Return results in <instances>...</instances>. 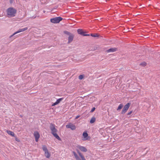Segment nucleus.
<instances>
[{"mask_svg": "<svg viewBox=\"0 0 160 160\" xmlns=\"http://www.w3.org/2000/svg\"><path fill=\"white\" fill-rule=\"evenodd\" d=\"M10 3H12V0H10Z\"/></svg>", "mask_w": 160, "mask_h": 160, "instance_id": "nucleus-28", "label": "nucleus"}, {"mask_svg": "<svg viewBox=\"0 0 160 160\" xmlns=\"http://www.w3.org/2000/svg\"><path fill=\"white\" fill-rule=\"evenodd\" d=\"M117 50V49L116 48H111L106 51V52L108 53L110 52H115Z\"/></svg>", "mask_w": 160, "mask_h": 160, "instance_id": "nucleus-13", "label": "nucleus"}, {"mask_svg": "<svg viewBox=\"0 0 160 160\" xmlns=\"http://www.w3.org/2000/svg\"><path fill=\"white\" fill-rule=\"evenodd\" d=\"M95 108H94V107L93 108H92V110H91V111L90 112H94V110H95Z\"/></svg>", "mask_w": 160, "mask_h": 160, "instance_id": "nucleus-23", "label": "nucleus"}, {"mask_svg": "<svg viewBox=\"0 0 160 160\" xmlns=\"http://www.w3.org/2000/svg\"><path fill=\"white\" fill-rule=\"evenodd\" d=\"M67 128H70L72 130H75L76 129V126L73 124L70 123L66 125Z\"/></svg>", "mask_w": 160, "mask_h": 160, "instance_id": "nucleus-7", "label": "nucleus"}, {"mask_svg": "<svg viewBox=\"0 0 160 160\" xmlns=\"http://www.w3.org/2000/svg\"><path fill=\"white\" fill-rule=\"evenodd\" d=\"M79 117H80V116L79 115L77 116L75 118V119H77Z\"/></svg>", "mask_w": 160, "mask_h": 160, "instance_id": "nucleus-27", "label": "nucleus"}, {"mask_svg": "<svg viewBox=\"0 0 160 160\" xmlns=\"http://www.w3.org/2000/svg\"><path fill=\"white\" fill-rule=\"evenodd\" d=\"M50 128L51 131V133L53 136L58 140H61L60 138L57 133L58 130L55 128V126L54 124L51 123L50 124Z\"/></svg>", "mask_w": 160, "mask_h": 160, "instance_id": "nucleus-1", "label": "nucleus"}, {"mask_svg": "<svg viewBox=\"0 0 160 160\" xmlns=\"http://www.w3.org/2000/svg\"><path fill=\"white\" fill-rule=\"evenodd\" d=\"M64 33H65L66 34L68 35H70V33L68 32L67 31H64Z\"/></svg>", "mask_w": 160, "mask_h": 160, "instance_id": "nucleus-22", "label": "nucleus"}, {"mask_svg": "<svg viewBox=\"0 0 160 160\" xmlns=\"http://www.w3.org/2000/svg\"><path fill=\"white\" fill-rule=\"evenodd\" d=\"M15 140L16 141H17L18 142H20V140H19V139H18V138L16 137H15Z\"/></svg>", "mask_w": 160, "mask_h": 160, "instance_id": "nucleus-24", "label": "nucleus"}, {"mask_svg": "<svg viewBox=\"0 0 160 160\" xmlns=\"http://www.w3.org/2000/svg\"><path fill=\"white\" fill-rule=\"evenodd\" d=\"M62 19V18L59 17L54 18L50 19V21L53 23H58Z\"/></svg>", "mask_w": 160, "mask_h": 160, "instance_id": "nucleus-5", "label": "nucleus"}, {"mask_svg": "<svg viewBox=\"0 0 160 160\" xmlns=\"http://www.w3.org/2000/svg\"><path fill=\"white\" fill-rule=\"evenodd\" d=\"M84 78V76L83 75H81L79 76L78 78L80 80Z\"/></svg>", "mask_w": 160, "mask_h": 160, "instance_id": "nucleus-19", "label": "nucleus"}, {"mask_svg": "<svg viewBox=\"0 0 160 160\" xmlns=\"http://www.w3.org/2000/svg\"><path fill=\"white\" fill-rule=\"evenodd\" d=\"M17 10L12 8H8L7 10V13L8 17H12L15 16Z\"/></svg>", "mask_w": 160, "mask_h": 160, "instance_id": "nucleus-3", "label": "nucleus"}, {"mask_svg": "<svg viewBox=\"0 0 160 160\" xmlns=\"http://www.w3.org/2000/svg\"><path fill=\"white\" fill-rule=\"evenodd\" d=\"M141 65L143 66H145L146 65V63L145 62H143L141 63Z\"/></svg>", "mask_w": 160, "mask_h": 160, "instance_id": "nucleus-21", "label": "nucleus"}, {"mask_svg": "<svg viewBox=\"0 0 160 160\" xmlns=\"http://www.w3.org/2000/svg\"><path fill=\"white\" fill-rule=\"evenodd\" d=\"M6 132H7L8 134L11 135L12 136L15 137V136H14L15 134L13 132H12L11 131H9V130H7Z\"/></svg>", "mask_w": 160, "mask_h": 160, "instance_id": "nucleus-15", "label": "nucleus"}, {"mask_svg": "<svg viewBox=\"0 0 160 160\" xmlns=\"http://www.w3.org/2000/svg\"><path fill=\"white\" fill-rule=\"evenodd\" d=\"M130 105V103H128L126 104L124 107L122 112L121 113L122 114H124L128 110L129 108Z\"/></svg>", "mask_w": 160, "mask_h": 160, "instance_id": "nucleus-6", "label": "nucleus"}, {"mask_svg": "<svg viewBox=\"0 0 160 160\" xmlns=\"http://www.w3.org/2000/svg\"><path fill=\"white\" fill-rule=\"evenodd\" d=\"M63 98H62L58 99L57 100V101L56 102L58 104L62 100H63Z\"/></svg>", "mask_w": 160, "mask_h": 160, "instance_id": "nucleus-18", "label": "nucleus"}, {"mask_svg": "<svg viewBox=\"0 0 160 160\" xmlns=\"http://www.w3.org/2000/svg\"><path fill=\"white\" fill-rule=\"evenodd\" d=\"M28 29V28L27 27H26L23 28L19 29L17 31L15 32L13 34H12V35H11L10 36V37L11 38V37H12L14 35H15V34H16L20 32H22L25 31H26V30H27Z\"/></svg>", "mask_w": 160, "mask_h": 160, "instance_id": "nucleus-10", "label": "nucleus"}, {"mask_svg": "<svg viewBox=\"0 0 160 160\" xmlns=\"http://www.w3.org/2000/svg\"><path fill=\"white\" fill-rule=\"evenodd\" d=\"M95 121L96 118L94 117H93L91 118L90 122V123L92 124Z\"/></svg>", "mask_w": 160, "mask_h": 160, "instance_id": "nucleus-16", "label": "nucleus"}, {"mask_svg": "<svg viewBox=\"0 0 160 160\" xmlns=\"http://www.w3.org/2000/svg\"><path fill=\"white\" fill-rule=\"evenodd\" d=\"M91 36L95 37H98V35L97 34H91Z\"/></svg>", "mask_w": 160, "mask_h": 160, "instance_id": "nucleus-20", "label": "nucleus"}, {"mask_svg": "<svg viewBox=\"0 0 160 160\" xmlns=\"http://www.w3.org/2000/svg\"><path fill=\"white\" fill-rule=\"evenodd\" d=\"M42 149L44 152L45 156L47 158H49L51 156V154L48 152L47 147L45 145H43L42 146Z\"/></svg>", "mask_w": 160, "mask_h": 160, "instance_id": "nucleus-4", "label": "nucleus"}, {"mask_svg": "<svg viewBox=\"0 0 160 160\" xmlns=\"http://www.w3.org/2000/svg\"><path fill=\"white\" fill-rule=\"evenodd\" d=\"M82 136V139L83 141H86L90 139V137L88 136V134L86 132H84L83 133Z\"/></svg>", "mask_w": 160, "mask_h": 160, "instance_id": "nucleus-8", "label": "nucleus"}, {"mask_svg": "<svg viewBox=\"0 0 160 160\" xmlns=\"http://www.w3.org/2000/svg\"><path fill=\"white\" fill-rule=\"evenodd\" d=\"M76 151L78 155L75 152H72L76 160H86L84 155L80 152L79 150L76 149Z\"/></svg>", "mask_w": 160, "mask_h": 160, "instance_id": "nucleus-2", "label": "nucleus"}, {"mask_svg": "<svg viewBox=\"0 0 160 160\" xmlns=\"http://www.w3.org/2000/svg\"><path fill=\"white\" fill-rule=\"evenodd\" d=\"M132 113V111H131L128 113V115H130Z\"/></svg>", "mask_w": 160, "mask_h": 160, "instance_id": "nucleus-26", "label": "nucleus"}, {"mask_svg": "<svg viewBox=\"0 0 160 160\" xmlns=\"http://www.w3.org/2000/svg\"><path fill=\"white\" fill-rule=\"evenodd\" d=\"M33 135L35 138V141L38 142L40 137L39 132L38 131H35L34 132Z\"/></svg>", "mask_w": 160, "mask_h": 160, "instance_id": "nucleus-11", "label": "nucleus"}, {"mask_svg": "<svg viewBox=\"0 0 160 160\" xmlns=\"http://www.w3.org/2000/svg\"><path fill=\"white\" fill-rule=\"evenodd\" d=\"M77 32L79 34H80L84 36H89V34H84L82 29H78Z\"/></svg>", "mask_w": 160, "mask_h": 160, "instance_id": "nucleus-12", "label": "nucleus"}, {"mask_svg": "<svg viewBox=\"0 0 160 160\" xmlns=\"http://www.w3.org/2000/svg\"><path fill=\"white\" fill-rule=\"evenodd\" d=\"M77 149L78 150H80L82 152H86L87 151V149L84 147L78 145L77 146Z\"/></svg>", "mask_w": 160, "mask_h": 160, "instance_id": "nucleus-9", "label": "nucleus"}, {"mask_svg": "<svg viewBox=\"0 0 160 160\" xmlns=\"http://www.w3.org/2000/svg\"><path fill=\"white\" fill-rule=\"evenodd\" d=\"M57 104H57V103L56 102H55L53 103H52V106H55V105H57Z\"/></svg>", "mask_w": 160, "mask_h": 160, "instance_id": "nucleus-25", "label": "nucleus"}, {"mask_svg": "<svg viewBox=\"0 0 160 160\" xmlns=\"http://www.w3.org/2000/svg\"><path fill=\"white\" fill-rule=\"evenodd\" d=\"M73 37H74V35L72 34H70L69 35V36L68 38V43H70L73 40Z\"/></svg>", "mask_w": 160, "mask_h": 160, "instance_id": "nucleus-14", "label": "nucleus"}, {"mask_svg": "<svg viewBox=\"0 0 160 160\" xmlns=\"http://www.w3.org/2000/svg\"><path fill=\"white\" fill-rule=\"evenodd\" d=\"M123 107V105L122 104H121L119 105L118 108L117 109V110L118 111L121 109Z\"/></svg>", "mask_w": 160, "mask_h": 160, "instance_id": "nucleus-17", "label": "nucleus"}]
</instances>
